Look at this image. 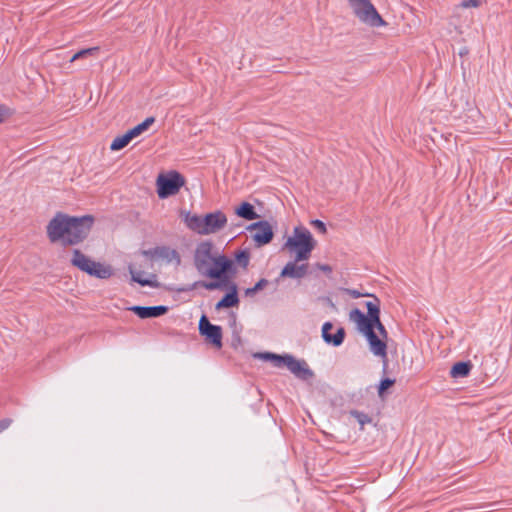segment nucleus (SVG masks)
I'll list each match as a JSON object with an SVG mask.
<instances>
[{"label": "nucleus", "mask_w": 512, "mask_h": 512, "mask_svg": "<svg viewBox=\"0 0 512 512\" xmlns=\"http://www.w3.org/2000/svg\"><path fill=\"white\" fill-rule=\"evenodd\" d=\"M371 297L372 300L366 302L367 315L355 308L350 311L349 320L355 323L357 330L367 338L372 353L386 357L388 333L380 320V300L375 296Z\"/></svg>", "instance_id": "1"}, {"label": "nucleus", "mask_w": 512, "mask_h": 512, "mask_svg": "<svg viewBox=\"0 0 512 512\" xmlns=\"http://www.w3.org/2000/svg\"><path fill=\"white\" fill-rule=\"evenodd\" d=\"M93 222L94 218L90 215L74 217L58 212L47 225V236L52 243L76 245L87 238Z\"/></svg>", "instance_id": "2"}, {"label": "nucleus", "mask_w": 512, "mask_h": 512, "mask_svg": "<svg viewBox=\"0 0 512 512\" xmlns=\"http://www.w3.org/2000/svg\"><path fill=\"white\" fill-rule=\"evenodd\" d=\"M316 245L310 231L304 227H295L293 235L285 242L284 248L290 253H295V261H306Z\"/></svg>", "instance_id": "3"}, {"label": "nucleus", "mask_w": 512, "mask_h": 512, "mask_svg": "<svg viewBox=\"0 0 512 512\" xmlns=\"http://www.w3.org/2000/svg\"><path fill=\"white\" fill-rule=\"evenodd\" d=\"M210 270L219 271L218 276H208L209 278L218 279L220 282H195L191 286L186 288L178 289L179 292H187L193 290L198 284L204 287L207 290H215L219 289L222 283H225L228 280V273H234V264L233 261L227 258L225 255L218 252L216 255L213 265H211Z\"/></svg>", "instance_id": "4"}, {"label": "nucleus", "mask_w": 512, "mask_h": 512, "mask_svg": "<svg viewBox=\"0 0 512 512\" xmlns=\"http://www.w3.org/2000/svg\"><path fill=\"white\" fill-rule=\"evenodd\" d=\"M71 264L80 271L98 279H108L113 275V271L110 266L93 261L79 249L73 250Z\"/></svg>", "instance_id": "5"}, {"label": "nucleus", "mask_w": 512, "mask_h": 512, "mask_svg": "<svg viewBox=\"0 0 512 512\" xmlns=\"http://www.w3.org/2000/svg\"><path fill=\"white\" fill-rule=\"evenodd\" d=\"M218 250L211 241L200 242L194 252V266L202 276H218L219 271L210 270Z\"/></svg>", "instance_id": "6"}, {"label": "nucleus", "mask_w": 512, "mask_h": 512, "mask_svg": "<svg viewBox=\"0 0 512 512\" xmlns=\"http://www.w3.org/2000/svg\"><path fill=\"white\" fill-rule=\"evenodd\" d=\"M264 360H271L275 367L286 366L288 370L295 376L301 379H307L313 375L312 371L308 368L305 361H299L292 355H277L273 353H259L256 355Z\"/></svg>", "instance_id": "7"}, {"label": "nucleus", "mask_w": 512, "mask_h": 512, "mask_svg": "<svg viewBox=\"0 0 512 512\" xmlns=\"http://www.w3.org/2000/svg\"><path fill=\"white\" fill-rule=\"evenodd\" d=\"M355 16L371 27L387 25L370 0H348Z\"/></svg>", "instance_id": "8"}, {"label": "nucleus", "mask_w": 512, "mask_h": 512, "mask_svg": "<svg viewBox=\"0 0 512 512\" xmlns=\"http://www.w3.org/2000/svg\"><path fill=\"white\" fill-rule=\"evenodd\" d=\"M184 184V177L176 171L170 172L167 175H159L157 178V193L159 198L165 199L177 194Z\"/></svg>", "instance_id": "9"}, {"label": "nucleus", "mask_w": 512, "mask_h": 512, "mask_svg": "<svg viewBox=\"0 0 512 512\" xmlns=\"http://www.w3.org/2000/svg\"><path fill=\"white\" fill-rule=\"evenodd\" d=\"M199 333L205 337L206 341L217 349L222 347V328L210 323L206 315H202L199 320Z\"/></svg>", "instance_id": "10"}, {"label": "nucleus", "mask_w": 512, "mask_h": 512, "mask_svg": "<svg viewBox=\"0 0 512 512\" xmlns=\"http://www.w3.org/2000/svg\"><path fill=\"white\" fill-rule=\"evenodd\" d=\"M141 254L151 261L156 260H164L167 263H176L179 265L181 263V257L179 253L170 247L167 246H158L148 250H142Z\"/></svg>", "instance_id": "11"}, {"label": "nucleus", "mask_w": 512, "mask_h": 512, "mask_svg": "<svg viewBox=\"0 0 512 512\" xmlns=\"http://www.w3.org/2000/svg\"><path fill=\"white\" fill-rule=\"evenodd\" d=\"M202 235L214 234L223 229L227 224V217L222 211L208 213L203 217Z\"/></svg>", "instance_id": "12"}, {"label": "nucleus", "mask_w": 512, "mask_h": 512, "mask_svg": "<svg viewBox=\"0 0 512 512\" xmlns=\"http://www.w3.org/2000/svg\"><path fill=\"white\" fill-rule=\"evenodd\" d=\"M249 229L254 232L252 237L258 246L268 244L273 238L272 227L267 221L253 223Z\"/></svg>", "instance_id": "13"}, {"label": "nucleus", "mask_w": 512, "mask_h": 512, "mask_svg": "<svg viewBox=\"0 0 512 512\" xmlns=\"http://www.w3.org/2000/svg\"><path fill=\"white\" fill-rule=\"evenodd\" d=\"M132 312H134L138 317L142 319L146 318H156L160 317L167 313L168 307L164 305L158 306H132L129 308Z\"/></svg>", "instance_id": "14"}, {"label": "nucleus", "mask_w": 512, "mask_h": 512, "mask_svg": "<svg viewBox=\"0 0 512 512\" xmlns=\"http://www.w3.org/2000/svg\"><path fill=\"white\" fill-rule=\"evenodd\" d=\"M333 328L331 322H325L322 326V338L327 344H331L335 347L340 346L345 338V330L340 327L337 329L335 334H332L330 330Z\"/></svg>", "instance_id": "15"}, {"label": "nucleus", "mask_w": 512, "mask_h": 512, "mask_svg": "<svg viewBox=\"0 0 512 512\" xmlns=\"http://www.w3.org/2000/svg\"><path fill=\"white\" fill-rule=\"evenodd\" d=\"M308 272V264H300L297 262L290 261L288 262L281 271V277H289L294 279L303 278Z\"/></svg>", "instance_id": "16"}, {"label": "nucleus", "mask_w": 512, "mask_h": 512, "mask_svg": "<svg viewBox=\"0 0 512 512\" xmlns=\"http://www.w3.org/2000/svg\"><path fill=\"white\" fill-rule=\"evenodd\" d=\"M231 292L227 293L217 304L216 309L229 308L239 303L237 287L234 283L230 286Z\"/></svg>", "instance_id": "17"}, {"label": "nucleus", "mask_w": 512, "mask_h": 512, "mask_svg": "<svg viewBox=\"0 0 512 512\" xmlns=\"http://www.w3.org/2000/svg\"><path fill=\"white\" fill-rule=\"evenodd\" d=\"M202 220L203 217L198 216L196 214L192 215L190 213H187L184 218L187 227L200 235H202V230L204 228Z\"/></svg>", "instance_id": "18"}, {"label": "nucleus", "mask_w": 512, "mask_h": 512, "mask_svg": "<svg viewBox=\"0 0 512 512\" xmlns=\"http://www.w3.org/2000/svg\"><path fill=\"white\" fill-rule=\"evenodd\" d=\"M235 213L237 216L246 219V220H254L258 218V214L256 213L254 206L249 202H243L236 210Z\"/></svg>", "instance_id": "19"}, {"label": "nucleus", "mask_w": 512, "mask_h": 512, "mask_svg": "<svg viewBox=\"0 0 512 512\" xmlns=\"http://www.w3.org/2000/svg\"><path fill=\"white\" fill-rule=\"evenodd\" d=\"M129 272L131 274L132 281L140 284L141 286L157 287L158 283L156 280L147 279L143 277V272L136 271L133 265H129Z\"/></svg>", "instance_id": "20"}, {"label": "nucleus", "mask_w": 512, "mask_h": 512, "mask_svg": "<svg viewBox=\"0 0 512 512\" xmlns=\"http://www.w3.org/2000/svg\"><path fill=\"white\" fill-rule=\"evenodd\" d=\"M472 368L470 362H457L455 363L450 371V375L453 378H462L469 375Z\"/></svg>", "instance_id": "21"}, {"label": "nucleus", "mask_w": 512, "mask_h": 512, "mask_svg": "<svg viewBox=\"0 0 512 512\" xmlns=\"http://www.w3.org/2000/svg\"><path fill=\"white\" fill-rule=\"evenodd\" d=\"M155 122L154 117H148L146 118L142 123L136 125L132 129L128 130L127 133L133 140L134 138L141 135L143 132L148 130V128Z\"/></svg>", "instance_id": "22"}, {"label": "nucleus", "mask_w": 512, "mask_h": 512, "mask_svg": "<svg viewBox=\"0 0 512 512\" xmlns=\"http://www.w3.org/2000/svg\"><path fill=\"white\" fill-rule=\"evenodd\" d=\"M132 141L131 137L126 132L121 136H117L111 143L110 149L112 151H118L126 147Z\"/></svg>", "instance_id": "23"}, {"label": "nucleus", "mask_w": 512, "mask_h": 512, "mask_svg": "<svg viewBox=\"0 0 512 512\" xmlns=\"http://www.w3.org/2000/svg\"><path fill=\"white\" fill-rule=\"evenodd\" d=\"M99 51H100V48L98 46L82 49V50L78 51L77 53H75L71 57L70 62H74L79 59L87 58L89 56H97Z\"/></svg>", "instance_id": "24"}, {"label": "nucleus", "mask_w": 512, "mask_h": 512, "mask_svg": "<svg viewBox=\"0 0 512 512\" xmlns=\"http://www.w3.org/2000/svg\"><path fill=\"white\" fill-rule=\"evenodd\" d=\"M350 415L358 421L361 428H363V426L365 424H368L371 422V418L364 412H361L358 410H352V411H350Z\"/></svg>", "instance_id": "25"}, {"label": "nucleus", "mask_w": 512, "mask_h": 512, "mask_svg": "<svg viewBox=\"0 0 512 512\" xmlns=\"http://www.w3.org/2000/svg\"><path fill=\"white\" fill-rule=\"evenodd\" d=\"M268 285V280L267 279H260L255 285L254 287H251V288H247L246 291H245V294L246 296H252L254 295L256 292L264 289L266 286Z\"/></svg>", "instance_id": "26"}, {"label": "nucleus", "mask_w": 512, "mask_h": 512, "mask_svg": "<svg viewBox=\"0 0 512 512\" xmlns=\"http://www.w3.org/2000/svg\"><path fill=\"white\" fill-rule=\"evenodd\" d=\"M236 261L237 263L243 267L244 269L247 268L248 264H249V260H250V255H249V252L245 251V250H242L240 252H238L236 254Z\"/></svg>", "instance_id": "27"}, {"label": "nucleus", "mask_w": 512, "mask_h": 512, "mask_svg": "<svg viewBox=\"0 0 512 512\" xmlns=\"http://www.w3.org/2000/svg\"><path fill=\"white\" fill-rule=\"evenodd\" d=\"M394 383H395L394 379H390V378L382 379L379 384V389H378L379 394L381 395L385 390L390 388Z\"/></svg>", "instance_id": "28"}, {"label": "nucleus", "mask_w": 512, "mask_h": 512, "mask_svg": "<svg viewBox=\"0 0 512 512\" xmlns=\"http://www.w3.org/2000/svg\"><path fill=\"white\" fill-rule=\"evenodd\" d=\"M481 3H482V0H463L460 3V7H462V8H470V7L477 8L481 5Z\"/></svg>", "instance_id": "29"}, {"label": "nucleus", "mask_w": 512, "mask_h": 512, "mask_svg": "<svg viewBox=\"0 0 512 512\" xmlns=\"http://www.w3.org/2000/svg\"><path fill=\"white\" fill-rule=\"evenodd\" d=\"M311 224L313 225L314 228H316L320 233L322 234H325L327 232V229H326V225L323 221L321 220H313L311 222Z\"/></svg>", "instance_id": "30"}, {"label": "nucleus", "mask_w": 512, "mask_h": 512, "mask_svg": "<svg viewBox=\"0 0 512 512\" xmlns=\"http://www.w3.org/2000/svg\"><path fill=\"white\" fill-rule=\"evenodd\" d=\"M345 292L354 299L360 298L362 296H370L369 294H363L356 289H345Z\"/></svg>", "instance_id": "31"}, {"label": "nucleus", "mask_w": 512, "mask_h": 512, "mask_svg": "<svg viewBox=\"0 0 512 512\" xmlns=\"http://www.w3.org/2000/svg\"><path fill=\"white\" fill-rule=\"evenodd\" d=\"M12 423V419L5 418L0 420V433H2L4 430H6Z\"/></svg>", "instance_id": "32"}, {"label": "nucleus", "mask_w": 512, "mask_h": 512, "mask_svg": "<svg viewBox=\"0 0 512 512\" xmlns=\"http://www.w3.org/2000/svg\"><path fill=\"white\" fill-rule=\"evenodd\" d=\"M317 268L326 273H330L332 271V268L327 264H318Z\"/></svg>", "instance_id": "33"}, {"label": "nucleus", "mask_w": 512, "mask_h": 512, "mask_svg": "<svg viewBox=\"0 0 512 512\" xmlns=\"http://www.w3.org/2000/svg\"><path fill=\"white\" fill-rule=\"evenodd\" d=\"M467 54V51L460 52V55Z\"/></svg>", "instance_id": "34"}, {"label": "nucleus", "mask_w": 512, "mask_h": 512, "mask_svg": "<svg viewBox=\"0 0 512 512\" xmlns=\"http://www.w3.org/2000/svg\"><path fill=\"white\" fill-rule=\"evenodd\" d=\"M467 54V51L460 52V55Z\"/></svg>", "instance_id": "35"}, {"label": "nucleus", "mask_w": 512, "mask_h": 512, "mask_svg": "<svg viewBox=\"0 0 512 512\" xmlns=\"http://www.w3.org/2000/svg\"><path fill=\"white\" fill-rule=\"evenodd\" d=\"M467 54V51L460 52V55Z\"/></svg>", "instance_id": "36"}]
</instances>
